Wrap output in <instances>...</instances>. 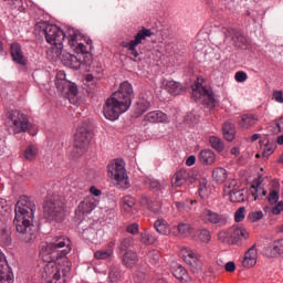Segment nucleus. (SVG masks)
I'll return each mask as SVG.
<instances>
[{
    "label": "nucleus",
    "mask_w": 283,
    "mask_h": 283,
    "mask_svg": "<svg viewBox=\"0 0 283 283\" xmlns=\"http://www.w3.org/2000/svg\"><path fill=\"white\" fill-rule=\"evenodd\" d=\"M235 187H238V181L235 180H231L230 182L226 184V187L223 189V193L229 196V191L237 189Z\"/></svg>",
    "instance_id": "052dcab7"
},
{
    "label": "nucleus",
    "mask_w": 283,
    "mask_h": 283,
    "mask_svg": "<svg viewBox=\"0 0 283 283\" xmlns=\"http://www.w3.org/2000/svg\"><path fill=\"white\" fill-rule=\"evenodd\" d=\"M192 97L195 101H200V98H203V101H207L208 105H211L212 107H216V96L213 93L209 92V90L202 84H198L196 88L192 90Z\"/></svg>",
    "instance_id": "4468645a"
},
{
    "label": "nucleus",
    "mask_w": 283,
    "mask_h": 283,
    "mask_svg": "<svg viewBox=\"0 0 283 283\" xmlns=\"http://www.w3.org/2000/svg\"><path fill=\"white\" fill-rule=\"evenodd\" d=\"M258 264V249L256 245L253 244L247 252L243 259V266L251 269V266H255Z\"/></svg>",
    "instance_id": "5701e85b"
},
{
    "label": "nucleus",
    "mask_w": 283,
    "mask_h": 283,
    "mask_svg": "<svg viewBox=\"0 0 283 283\" xmlns=\"http://www.w3.org/2000/svg\"><path fill=\"white\" fill-rule=\"evenodd\" d=\"M36 154H39L36 147H34V145H29L24 150V158L25 160H34V158H36Z\"/></svg>",
    "instance_id": "49530a36"
},
{
    "label": "nucleus",
    "mask_w": 283,
    "mask_h": 283,
    "mask_svg": "<svg viewBox=\"0 0 283 283\" xmlns=\"http://www.w3.org/2000/svg\"><path fill=\"white\" fill-rule=\"evenodd\" d=\"M91 140L92 133H90V130L85 126H80L76 129L74 139L73 155L75 156V158H80V156H83V154L87 151Z\"/></svg>",
    "instance_id": "6e6552de"
},
{
    "label": "nucleus",
    "mask_w": 283,
    "mask_h": 283,
    "mask_svg": "<svg viewBox=\"0 0 283 283\" xmlns=\"http://www.w3.org/2000/svg\"><path fill=\"white\" fill-rule=\"evenodd\" d=\"M212 178L216 182L222 184L226 182L228 175L227 169L224 168H217L212 171Z\"/></svg>",
    "instance_id": "58836bf2"
},
{
    "label": "nucleus",
    "mask_w": 283,
    "mask_h": 283,
    "mask_svg": "<svg viewBox=\"0 0 283 283\" xmlns=\"http://www.w3.org/2000/svg\"><path fill=\"white\" fill-rule=\"evenodd\" d=\"M132 247H134V238L129 237L122 240L119 249L120 251H127V249H132Z\"/></svg>",
    "instance_id": "603ef678"
},
{
    "label": "nucleus",
    "mask_w": 283,
    "mask_h": 283,
    "mask_svg": "<svg viewBox=\"0 0 283 283\" xmlns=\"http://www.w3.org/2000/svg\"><path fill=\"white\" fill-rule=\"evenodd\" d=\"M195 239L197 242H203L205 244H209L211 242V232L207 229L198 230L196 232Z\"/></svg>",
    "instance_id": "e433bc0d"
},
{
    "label": "nucleus",
    "mask_w": 283,
    "mask_h": 283,
    "mask_svg": "<svg viewBox=\"0 0 283 283\" xmlns=\"http://www.w3.org/2000/svg\"><path fill=\"white\" fill-rule=\"evenodd\" d=\"M268 133L270 134V136H277V134H282V130L276 122H273L268 126Z\"/></svg>",
    "instance_id": "5fc2aeb1"
},
{
    "label": "nucleus",
    "mask_w": 283,
    "mask_h": 283,
    "mask_svg": "<svg viewBox=\"0 0 283 283\" xmlns=\"http://www.w3.org/2000/svg\"><path fill=\"white\" fill-rule=\"evenodd\" d=\"M154 228L156 229V232L161 235H169V233H171V229H169V224L165 219H158L155 221Z\"/></svg>",
    "instance_id": "473e14b6"
},
{
    "label": "nucleus",
    "mask_w": 283,
    "mask_h": 283,
    "mask_svg": "<svg viewBox=\"0 0 283 283\" xmlns=\"http://www.w3.org/2000/svg\"><path fill=\"white\" fill-rule=\"evenodd\" d=\"M223 137L228 143L235 140V126L231 123H226L222 127Z\"/></svg>",
    "instance_id": "7c9ffc66"
},
{
    "label": "nucleus",
    "mask_w": 283,
    "mask_h": 283,
    "mask_svg": "<svg viewBox=\"0 0 283 283\" xmlns=\"http://www.w3.org/2000/svg\"><path fill=\"white\" fill-rule=\"evenodd\" d=\"M181 255L187 264L191 266L192 273L202 272V262H200V254L193 252L189 248H184L181 250Z\"/></svg>",
    "instance_id": "f8f14e48"
},
{
    "label": "nucleus",
    "mask_w": 283,
    "mask_h": 283,
    "mask_svg": "<svg viewBox=\"0 0 283 283\" xmlns=\"http://www.w3.org/2000/svg\"><path fill=\"white\" fill-rule=\"evenodd\" d=\"M255 123H258V117H255V115H243L239 122V125L243 129H249V127H253Z\"/></svg>",
    "instance_id": "c9c22d12"
},
{
    "label": "nucleus",
    "mask_w": 283,
    "mask_h": 283,
    "mask_svg": "<svg viewBox=\"0 0 283 283\" xmlns=\"http://www.w3.org/2000/svg\"><path fill=\"white\" fill-rule=\"evenodd\" d=\"M275 149H277V144L268 140L263 147V158H269V156H271L275 151Z\"/></svg>",
    "instance_id": "37998d69"
},
{
    "label": "nucleus",
    "mask_w": 283,
    "mask_h": 283,
    "mask_svg": "<svg viewBox=\"0 0 283 283\" xmlns=\"http://www.w3.org/2000/svg\"><path fill=\"white\" fill-rule=\"evenodd\" d=\"M234 78H235L237 83H244V81H247V78H249V76L247 75V73L244 71H239L235 73Z\"/></svg>",
    "instance_id": "bf43d9fd"
},
{
    "label": "nucleus",
    "mask_w": 283,
    "mask_h": 283,
    "mask_svg": "<svg viewBox=\"0 0 283 283\" xmlns=\"http://www.w3.org/2000/svg\"><path fill=\"white\" fill-rule=\"evenodd\" d=\"M174 275L179 282L186 283L189 282V274L187 273V270L182 268V265H176L174 268Z\"/></svg>",
    "instance_id": "f704fd0d"
},
{
    "label": "nucleus",
    "mask_w": 283,
    "mask_h": 283,
    "mask_svg": "<svg viewBox=\"0 0 283 283\" xmlns=\"http://www.w3.org/2000/svg\"><path fill=\"white\" fill-rule=\"evenodd\" d=\"M224 269L228 273H233L235 271V262L233 261L228 262Z\"/></svg>",
    "instance_id": "338daca9"
},
{
    "label": "nucleus",
    "mask_w": 283,
    "mask_h": 283,
    "mask_svg": "<svg viewBox=\"0 0 283 283\" xmlns=\"http://www.w3.org/2000/svg\"><path fill=\"white\" fill-rule=\"evenodd\" d=\"M44 220L48 222H63L65 219V208L59 199H49L43 206Z\"/></svg>",
    "instance_id": "39448f33"
},
{
    "label": "nucleus",
    "mask_w": 283,
    "mask_h": 283,
    "mask_svg": "<svg viewBox=\"0 0 283 283\" xmlns=\"http://www.w3.org/2000/svg\"><path fill=\"white\" fill-rule=\"evenodd\" d=\"M63 94L65 95V98H69V101H72V98L78 95V86H76L75 83L69 82L65 88V92Z\"/></svg>",
    "instance_id": "ea45409f"
},
{
    "label": "nucleus",
    "mask_w": 283,
    "mask_h": 283,
    "mask_svg": "<svg viewBox=\"0 0 283 283\" xmlns=\"http://www.w3.org/2000/svg\"><path fill=\"white\" fill-rule=\"evenodd\" d=\"M148 258L150 264H158V261L160 260V255L156 251L149 252Z\"/></svg>",
    "instance_id": "680f3d73"
},
{
    "label": "nucleus",
    "mask_w": 283,
    "mask_h": 283,
    "mask_svg": "<svg viewBox=\"0 0 283 283\" xmlns=\"http://www.w3.org/2000/svg\"><path fill=\"white\" fill-rule=\"evenodd\" d=\"M81 31L74 28H69V45L81 56L82 65H92V53L87 51V46H85V44L78 43V39H81Z\"/></svg>",
    "instance_id": "20e7f679"
},
{
    "label": "nucleus",
    "mask_w": 283,
    "mask_h": 283,
    "mask_svg": "<svg viewBox=\"0 0 283 283\" xmlns=\"http://www.w3.org/2000/svg\"><path fill=\"white\" fill-rule=\"evenodd\" d=\"M260 185V179L254 181V185H252V189L255 190V192L252 193L254 200H258V198H264V196H266V190L262 189Z\"/></svg>",
    "instance_id": "c03bdc74"
},
{
    "label": "nucleus",
    "mask_w": 283,
    "mask_h": 283,
    "mask_svg": "<svg viewBox=\"0 0 283 283\" xmlns=\"http://www.w3.org/2000/svg\"><path fill=\"white\" fill-rule=\"evenodd\" d=\"M55 85L57 87V90L63 94L65 92V90L67 88V85H70V81H67V78L65 77V72L60 71L56 74L55 77Z\"/></svg>",
    "instance_id": "c756f323"
},
{
    "label": "nucleus",
    "mask_w": 283,
    "mask_h": 283,
    "mask_svg": "<svg viewBox=\"0 0 283 283\" xmlns=\"http://www.w3.org/2000/svg\"><path fill=\"white\" fill-rule=\"evenodd\" d=\"M7 123H9L13 134H25L30 129V119L21 111L12 109L7 113Z\"/></svg>",
    "instance_id": "0eeeda50"
},
{
    "label": "nucleus",
    "mask_w": 283,
    "mask_h": 283,
    "mask_svg": "<svg viewBox=\"0 0 283 283\" xmlns=\"http://www.w3.org/2000/svg\"><path fill=\"white\" fill-rule=\"evenodd\" d=\"M10 52L14 63H18V65H25V57L23 56V51L19 42L11 44Z\"/></svg>",
    "instance_id": "a878e982"
},
{
    "label": "nucleus",
    "mask_w": 283,
    "mask_h": 283,
    "mask_svg": "<svg viewBox=\"0 0 283 283\" xmlns=\"http://www.w3.org/2000/svg\"><path fill=\"white\" fill-rule=\"evenodd\" d=\"M283 211V201H279L273 208L272 213L273 216H280Z\"/></svg>",
    "instance_id": "0e129e2a"
},
{
    "label": "nucleus",
    "mask_w": 283,
    "mask_h": 283,
    "mask_svg": "<svg viewBox=\"0 0 283 283\" xmlns=\"http://www.w3.org/2000/svg\"><path fill=\"white\" fill-rule=\"evenodd\" d=\"M111 96H114L115 99L129 108L132 107V98H134V87H132L129 82H123L119 85L118 91Z\"/></svg>",
    "instance_id": "9b49d317"
},
{
    "label": "nucleus",
    "mask_w": 283,
    "mask_h": 283,
    "mask_svg": "<svg viewBox=\"0 0 283 283\" xmlns=\"http://www.w3.org/2000/svg\"><path fill=\"white\" fill-rule=\"evenodd\" d=\"M187 167H192V165H196V156L191 155L186 160Z\"/></svg>",
    "instance_id": "774afa93"
},
{
    "label": "nucleus",
    "mask_w": 283,
    "mask_h": 283,
    "mask_svg": "<svg viewBox=\"0 0 283 283\" xmlns=\"http://www.w3.org/2000/svg\"><path fill=\"white\" fill-rule=\"evenodd\" d=\"M164 87L171 96H180V94H185L187 90L180 82L174 80L164 81Z\"/></svg>",
    "instance_id": "aec40b11"
},
{
    "label": "nucleus",
    "mask_w": 283,
    "mask_h": 283,
    "mask_svg": "<svg viewBox=\"0 0 283 283\" xmlns=\"http://www.w3.org/2000/svg\"><path fill=\"white\" fill-rule=\"evenodd\" d=\"M263 255H265V258H280V255H283V239H279L265 245L263 248Z\"/></svg>",
    "instance_id": "dca6fc26"
},
{
    "label": "nucleus",
    "mask_w": 283,
    "mask_h": 283,
    "mask_svg": "<svg viewBox=\"0 0 283 283\" xmlns=\"http://www.w3.org/2000/svg\"><path fill=\"white\" fill-rule=\"evenodd\" d=\"M135 205H136V199H134V197L126 196L123 198V207L125 211H129V209L134 208Z\"/></svg>",
    "instance_id": "8fccbe9b"
},
{
    "label": "nucleus",
    "mask_w": 283,
    "mask_h": 283,
    "mask_svg": "<svg viewBox=\"0 0 283 283\" xmlns=\"http://www.w3.org/2000/svg\"><path fill=\"white\" fill-rule=\"evenodd\" d=\"M126 48L129 52V56H132L133 60L136 61V59H138V56H139V53L136 50V48H138V44H135L134 42H128Z\"/></svg>",
    "instance_id": "3c124183"
},
{
    "label": "nucleus",
    "mask_w": 283,
    "mask_h": 283,
    "mask_svg": "<svg viewBox=\"0 0 283 283\" xmlns=\"http://www.w3.org/2000/svg\"><path fill=\"white\" fill-rule=\"evenodd\" d=\"M70 28L72 27L67 28L66 33L55 24H45L41 29V34L45 38L46 43L54 45L56 56H60V54L63 52V41L67 39V32H70Z\"/></svg>",
    "instance_id": "7ed1b4c3"
},
{
    "label": "nucleus",
    "mask_w": 283,
    "mask_h": 283,
    "mask_svg": "<svg viewBox=\"0 0 283 283\" xmlns=\"http://www.w3.org/2000/svg\"><path fill=\"white\" fill-rule=\"evenodd\" d=\"M140 242H143V244H155L156 239L147 232H142Z\"/></svg>",
    "instance_id": "864d4df0"
},
{
    "label": "nucleus",
    "mask_w": 283,
    "mask_h": 283,
    "mask_svg": "<svg viewBox=\"0 0 283 283\" xmlns=\"http://www.w3.org/2000/svg\"><path fill=\"white\" fill-rule=\"evenodd\" d=\"M228 196L230 198V202H244V200H247V196H244V189L229 190Z\"/></svg>",
    "instance_id": "72a5a7b5"
},
{
    "label": "nucleus",
    "mask_w": 283,
    "mask_h": 283,
    "mask_svg": "<svg viewBox=\"0 0 283 283\" xmlns=\"http://www.w3.org/2000/svg\"><path fill=\"white\" fill-rule=\"evenodd\" d=\"M114 255V243H109L107 248L95 251V260H109Z\"/></svg>",
    "instance_id": "cd10ccee"
},
{
    "label": "nucleus",
    "mask_w": 283,
    "mask_h": 283,
    "mask_svg": "<svg viewBox=\"0 0 283 283\" xmlns=\"http://www.w3.org/2000/svg\"><path fill=\"white\" fill-rule=\"evenodd\" d=\"M108 176L112 180L117 182V187L120 189H129V177H127V170L125 169V163L116 159L108 165Z\"/></svg>",
    "instance_id": "423d86ee"
},
{
    "label": "nucleus",
    "mask_w": 283,
    "mask_h": 283,
    "mask_svg": "<svg viewBox=\"0 0 283 283\" xmlns=\"http://www.w3.org/2000/svg\"><path fill=\"white\" fill-rule=\"evenodd\" d=\"M149 107H151V103H149V101L143 98L139 99L137 102V109L139 112V114H145V112H147V109H149Z\"/></svg>",
    "instance_id": "09e8293b"
},
{
    "label": "nucleus",
    "mask_w": 283,
    "mask_h": 283,
    "mask_svg": "<svg viewBox=\"0 0 283 283\" xmlns=\"http://www.w3.org/2000/svg\"><path fill=\"white\" fill-rule=\"evenodd\" d=\"M196 182V175L193 171L187 169L178 170L171 178L172 187H182V185H193Z\"/></svg>",
    "instance_id": "ddd939ff"
},
{
    "label": "nucleus",
    "mask_w": 283,
    "mask_h": 283,
    "mask_svg": "<svg viewBox=\"0 0 283 283\" xmlns=\"http://www.w3.org/2000/svg\"><path fill=\"white\" fill-rule=\"evenodd\" d=\"M223 34L226 39H232L233 44L237 48H243V45H247V38L240 33V31H237L234 29H228L223 28Z\"/></svg>",
    "instance_id": "6ab92c4d"
},
{
    "label": "nucleus",
    "mask_w": 283,
    "mask_h": 283,
    "mask_svg": "<svg viewBox=\"0 0 283 283\" xmlns=\"http://www.w3.org/2000/svg\"><path fill=\"white\" fill-rule=\"evenodd\" d=\"M244 211H247L244 207H241L235 211L234 222H242V220H244Z\"/></svg>",
    "instance_id": "13d9d810"
},
{
    "label": "nucleus",
    "mask_w": 283,
    "mask_h": 283,
    "mask_svg": "<svg viewBox=\"0 0 283 283\" xmlns=\"http://www.w3.org/2000/svg\"><path fill=\"white\" fill-rule=\"evenodd\" d=\"M122 264L126 269H134L138 264V253L127 250L122 256Z\"/></svg>",
    "instance_id": "b1692460"
},
{
    "label": "nucleus",
    "mask_w": 283,
    "mask_h": 283,
    "mask_svg": "<svg viewBox=\"0 0 283 283\" xmlns=\"http://www.w3.org/2000/svg\"><path fill=\"white\" fill-rule=\"evenodd\" d=\"M71 252L72 241L65 237H55L46 245V253L51 255V262H61L63 277H67L72 271V263L67 261V255Z\"/></svg>",
    "instance_id": "f03ea898"
},
{
    "label": "nucleus",
    "mask_w": 283,
    "mask_h": 283,
    "mask_svg": "<svg viewBox=\"0 0 283 283\" xmlns=\"http://www.w3.org/2000/svg\"><path fill=\"white\" fill-rule=\"evenodd\" d=\"M14 280V274L8 265V260H6V254L0 252V283H11Z\"/></svg>",
    "instance_id": "2eb2a0df"
},
{
    "label": "nucleus",
    "mask_w": 283,
    "mask_h": 283,
    "mask_svg": "<svg viewBox=\"0 0 283 283\" xmlns=\"http://www.w3.org/2000/svg\"><path fill=\"white\" fill-rule=\"evenodd\" d=\"M248 218L250 222H258V220H262V218H264V213L262 211L251 212Z\"/></svg>",
    "instance_id": "4d7b16f0"
},
{
    "label": "nucleus",
    "mask_w": 283,
    "mask_h": 283,
    "mask_svg": "<svg viewBox=\"0 0 283 283\" xmlns=\"http://www.w3.org/2000/svg\"><path fill=\"white\" fill-rule=\"evenodd\" d=\"M175 229L178 230L179 235H184L185 238L191 235L192 228L190 223L180 222Z\"/></svg>",
    "instance_id": "79ce46f5"
},
{
    "label": "nucleus",
    "mask_w": 283,
    "mask_h": 283,
    "mask_svg": "<svg viewBox=\"0 0 283 283\" xmlns=\"http://www.w3.org/2000/svg\"><path fill=\"white\" fill-rule=\"evenodd\" d=\"M218 240L223 244H231V232L230 230H223L218 233Z\"/></svg>",
    "instance_id": "de8ad7c7"
},
{
    "label": "nucleus",
    "mask_w": 283,
    "mask_h": 283,
    "mask_svg": "<svg viewBox=\"0 0 283 283\" xmlns=\"http://www.w3.org/2000/svg\"><path fill=\"white\" fill-rule=\"evenodd\" d=\"M272 96H273V98L276 103H283V93H282V91H274Z\"/></svg>",
    "instance_id": "69168bd1"
},
{
    "label": "nucleus",
    "mask_w": 283,
    "mask_h": 283,
    "mask_svg": "<svg viewBox=\"0 0 283 283\" xmlns=\"http://www.w3.org/2000/svg\"><path fill=\"white\" fill-rule=\"evenodd\" d=\"M201 165H213L216 163V153L211 149H203L199 154Z\"/></svg>",
    "instance_id": "c85d7f7f"
},
{
    "label": "nucleus",
    "mask_w": 283,
    "mask_h": 283,
    "mask_svg": "<svg viewBox=\"0 0 283 283\" xmlns=\"http://www.w3.org/2000/svg\"><path fill=\"white\" fill-rule=\"evenodd\" d=\"M209 143L212 149H216V151H224V144L222 143V139H220V137L212 136L210 137Z\"/></svg>",
    "instance_id": "a18cd8bd"
},
{
    "label": "nucleus",
    "mask_w": 283,
    "mask_h": 283,
    "mask_svg": "<svg viewBox=\"0 0 283 283\" xmlns=\"http://www.w3.org/2000/svg\"><path fill=\"white\" fill-rule=\"evenodd\" d=\"M63 273V263L51 261L42 270V279L45 283H59Z\"/></svg>",
    "instance_id": "9d476101"
},
{
    "label": "nucleus",
    "mask_w": 283,
    "mask_h": 283,
    "mask_svg": "<svg viewBox=\"0 0 283 283\" xmlns=\"http://www.w3.org/2000/svg\"><path fill=\"white\" fill-rule=\"evenodd\" d=\"M242 240H249V232L242 227L230 228V244H238Z\"/></svg>",
    "instance_id": "4be33fe9"
},
{
    "label": "nucleus",
    "mask_w": 283,
    "mask_h": 283,
    "mask_svg": "<svg viewBox=\"0 0 283 283\" xmlns=\"http://www.w3.org/2000/svg\"><path fill=\"white\" fill-rule=\"evenodd\" d=\"M120 266L118 265H112L109 273H108V280L109 282L114 283V282H120Z\"/></svg>",
    "instance_id": "a19ab883"
},
{
    "label": "nucleus",
    "mask_w": 283,
    "mask_h": 283,
    "mask_svg": "<svg viewBox=\"0 0 283 283\" xmlns=\"http://www.w3.org/2000/svg\"><path fill=\"white\" fill-rule=\"evenodd\" d=\"M129 108L117 101L114 96L111 95L105 102L103 107V114L107 120H118L120 114H125Z\"/></svg>",
    "instance_id": "1a4fd4ad"
},
{
    "label": "nucleus",
    "mask_w": 283,
    "mask_h": 283,
    "mask_svg": "<svg viewBox=\"0 0 283 283\" xmlns=\"http://www.w3.org/2000/svg\"><path fill=\"white\" fill-rule=\"evenodd\" d=\"M154 32L151 30L143 28L137 32L134 40H130V43H135V45H140L145 39L153 36Z\"/></svg>",
    "instance_id": "2f4dec72"
},
{
    "label": "nucleus",
    "mask_w": 283,
    "mask_h": 283,
    "mask_svg": "<svg viewBox=\"0 0 283 283\" xmlns=\"http://www.w3.org/2000/svg\"><path fill=\"white\" fill-rule=\"evenodd\" d=\"M140 203L144 207H147V209H149L150 211H153V213H160L163 211V202L151 201L149 198H147L145 196L142 197Z\"/></svg>",
    "instance_id": "bb28decb"
},
{
    "label": "nucleus",
    "mask_w": 283,
    "mask_h": 283,
    "mask_svg": "<svg viewBox=\"0 0 283 283\" xmlns=\"http://www.w3.org/2000/svg\"><path fill=\"white\" fill-rule=\"evenodd\" d=\"M127 233H130L132 235H137L138 233V223H130L126 228Z\"/></svg>",
    "instance_id": "e2e57ef3"
},
{
    "label": "nucleus",
    "mask_w": 283,
    "mask_h": 283,
    "mask_svg": "<svg viewBox=\"0 0 283 283\" xmlns=\"http://www.w3.org/2000/svg\"><path fill=\"white\" fill-rule=\"evenodd\" d=\"M98 202L94 197H87L78 205V210L83 213V216L87 213H92L93 210L96 209Z\"/></svg>",
    "instance_id": "393cba45"
},
{
    "label": "nucleus",
    "mask_w": 283,
    "mask_h": 283,
    "mask_svg": "<svg viewBox=\"0 0 283 283\" xmlns=\"http://www.w3.org/2000/svg\"><path fill=\"white\" fill-rule=\"evenodd\" d=\"M0 242L4 244V247H10L12 243V229L3 228L0 233Z\"/></svg>",
    "instance_id": "4c0bfd02"
},
{
    "label": "nucleus",
    "mask_w": 283,
    "mask_h": 283,
    "mask_svg": "<svg viewBox=\"0 0 283 283\" xmlns=\"http://www.w3.org/2000/svg\"><path fill=\"white\" fill-rule=\"evenodd\" d=\"M202 218H205L207 222H210V224H217V227H227V217L210 209L203 210Z\"/></svg>",
    "instance_id": "f3484780"
},
{
    "label": "nucleus",
    "mask_w": 283,
    "mask_h": 283,
    "mask_svg": "<svg viewBox=\"0 0 283 283\" xmlns=\"http://www.w3.org/2000/svg\"><path fill=\"white\" fill-rule=\"evenodd\" d=\"M268 200L270 205H277V200H280V192L277 190L270 191Z\"/></svg>",
    "instance_id": "6e6d98bb"
},
{
    "label": "nucleus",
    "mask_w": 283,
    "mask_h": 283,
    "mask_svg": "<svg viewBox=\"0 0 283 283\" xmlns=\"http://www.w3.org/2000/svg\"><path fill=\"white\" fill-rule=\"evenodd\" d=\"M148 123H167V114L160 111L149 112L144 116V119L142 120L143 127H147Z\"/></svg>",
    "instance_id": "412c9836"
},
{
    "label": "nucleus",
    "mask_w": 283,
    "mask_h": 283,
    "mask_svg": "<svg viewBox=\"0 0 283 283\" xmlns=\"http://www.w3.org/2000/svg\"><path fill=\"white\" fill-rule=\"evenodd\" d=\"M34 211L36 206L29 197L22 196L15 203V217L13 224L15 227L18 238L29 244L36 240V226L32 223L34 220Z\"/></svg>",
    "instance_id": "f257e3e1"
},
{
    "label": "nucleus",
    "mask_w": 283,
    "mask_h": 283,
    "mask_svg": "<svg viewBox=\"0 0 283 283\" xmlns=\"http://www.w3.org/2000/svg\"><path fill=\"white\" fill-rule=\"evenodd\" d=\"M61 61L63 65L71 67V70H81V66L83 65V60H81L78 53H76V55L72 53H64L62 54Z\"/></svg>",
    "instance_id": "a211bd4d"
}]
</instances>
